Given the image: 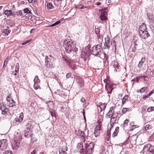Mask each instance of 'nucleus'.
I'll return each mask as SVG.
<instances>
[{"mask_svg": "<svg viewBox=\"0 0 154 154\" xmlns=\"http://www.w3.org/2000/svg\"><path fill=\"white\" fill-rule=\"evenodd\" d=\"M24 12L26 13L31 14V12L29 10L28 8H26L23 10Z\"/></svg>", "mask_w": 154, "mask_h": 154, "instance_id": "e433bc0d", "label": "nucleus"}, {"mask_svg": "<svg viewBox=\"0 0 154 154\" xmlns=\"http://www.w3.org/2000/svg\"><path fill=\"white\" fill-rule=\"evenodd\" d=\"M45 63L46 64V65H47L49 64V61L48 60V56H45Z\"/></svg>", "mask_w": 154, "mask_h": 154, "instance_id": "58836bf2", "label": "nucleus"}, {"mask_svg": "<svg viewBox=\"0 0 154 154\" xmlns=\"http://www.w3.org/2000/svg\"><path fill=\"white\" fill-rule=\"evenodd\" d=\"M61 21L60 20H58V21H57L55 23L56 25H57L59 24L60 23H61Z\"/></svg>", "mask_w": 154, "mask_h": 154, "instance_id": "5fc2aeb1", "label": "nucleus"}, {"mask_svg": "<svg viewBox=\"0 0 154 154\" xmlns=\"http://www.w3.org/2000/svg\"><path fill=\"white\" fill-rule=\"evenodd\" d=\"M130 108L123 107L122 109V112L123 113H125L127 111H130Z\"/></svg>", "mask_w": 154, "mask_h": 154, "instance_id": "c756f323", "label": "nucleus"}, {"mask_svg": "<svg viewBox=\"0 0 154 154\" xmlns=\"http://www.w3.org/2000/svg\"><path fill=\"white\" fill-rule=\"evenodd\" d=\"M61 150H64L65 151H67V147L66 146H64L62 148V149Z\"/></svg>", "mask_w": 154, "mask_h": 154, "instance_id": "de8ad7c7", "label": "nucleus"}, {"mask_svg": "<svg viewBox=\"0 0 154 154\" xmlns=\"http://www.w3.org/2000/svg\"><path fill=\"white\" fill-rule=\"evenodd\" d=\"M71 73H68L67 74L66 77L67 78H69L71 76Z\"/></svg>", "mask_w": 154, "mask_h": 154, "instance_id": "3c124183", "label": "nucleus"}, {"mask_svg": "<svg viewBox=\"0 0 154 154\" xmlns=\"http://www.w3.org/2000/svg\"><path fill=\"white\" fill-rule=\"evenodd\" d=\"M119 127H117L116 128L115 131L113 133V134H112L113 137L116 136L117 135L119 132Z\"/></svg>", "mask_w": 154, "mask_h": 154, "instance_id": "393cba45", "label": "nucleus"}, {"mask_svg": "<svg viewBox=\"0 0 154 154\" xmlns=\"http://www.w3.org/2000/svg\"><path fill=\"white\" fill-rule=\"evenodd\" d=\"M140 77V78L142 79H143L144 81L146 80L147 81V80L148 79V77L146 76H139Z\"/></svg>", "mask_w": 154, "mask_h": 154, "instance_id": "4c0bfd02", "label": "nucleus"}, {"mask_svg": "<svg viewBox=\"0 0 154 154\" xmlns=\"http://www.w3.org/2000/svg\"><path fill=\"white\" fill-rule=\"evenodd\" d=\"M7 104L9 107H12L15 105V103L13 99L11 100L10 101L7 102Z\"/></svg>", "mask_w": 154, "mask_h": 154, "instance_id": "412c9836", "label": "nucleus"}, {"mask_svg": "<svg viewBox=\"0 0 154 154\" xmlns=\"http://www.w3.org/2000/svg\"><path fill=\"white\" fill-rule=\"evenodd\" d=\"M63 46L66 52L69 54V57L71 58L74 56V52H76L78 51V48L76 47V44L72 41L68 40H65L63 43Z\"/></svg>", "mask_w": 154, "mask_h": 154, "instance_id": "f257e3e1", "label": "nucleus"}, {"mask_svg": "<svg viewBox=\"0 0 154 154\" xmlns=\"http://www.w3.org/2000/svg\"><path fill=\"white\" fill-rule=\"evenodd\" d=\"M66 151L64 150H60L59 151V152L60 154H67Z\"/></svg>", "mask_w": 154, "mask_h": 154, "instance_id": "37998d69", "label": "nucleus"}, {"mask_svg": "<svg viewBox=\"0 0 154 154\" xmlns=\"http://www.w3.org/2000/svg\"><path fill=\"white\" fill-rule=\"evenodd\" d=\"M23 112H21L20 114L19 118L17 117L15 118L14 120L15 122V123L18 122H21L23 120Z\"/></svg>", "mask_w": 154, "mask_h": 154, "instance_id": "f3484780", "label": "nucleus"}, {"mask_svg": "<svg viewBox=\"0 0 154 154\" xmlns=\"http://www.w3.org/2000/svg\"><path fill=\"white\" fill-rule=\"evenodd\" d=\"M8 60L7 59L5 60L3 66H4L5 64H7L8 63Z\"/></svg>", "mask_w": 154, "mask_h": 154, "instance_id": "8fccbe9b", "label": "nucleus"}, {"mask_svg": "<svg viewBox=\"0 0 154 154\" xmlns=\"http://www.w3.org/2000/svg\"><path fill=\"white\" fill-rule=\"evenodd\" d=\"M75 80L76 82L79 84L80 86H82L84 84V81L83 79L79 76H77L75 78Z\"/></svg>", "mask_w": 154, "mask_h": 154, "instance_id": "dca6fc26", "label": "nucleus"}, {"mask_svg": "<svg viewBox=\"0 0 154 154\" xmlns=\"http://www.w3.org/2000/svg\"><path fill=\"white\" fill-rule=\"evenodd\" d=\"M19 64L18 63H16V67H19Z\"/></svg>", "mask_w": 154, "mask_h": 154, "instance_id": "774afa93", "label": "nucleus"}, {"mask_svg": "<svg viewBox=\"0 0 154 154\" xmlns=\"http://www.w3.org/2000/svg\"><path fill=\"white\" fill-rule=\"evenodd\" d=\"M94 144L93 143L91 142L89 144L87 143L85 146L86 149V154H91L93 151Z\"/></svg>", "mask_w": 154, "mask_h": 154, "instance_id": "423d86ee", "label": "nucleus"}, {"mask_svg": "<svg viewBox=\"0 0 154 154\" xmlns=\"http://www.w3.org/2000/svg\"><path fill=\"white\" fill-rule=\"evenodd\" d=\"M101 127V125H98L96 127L94 132L95 137H99L100 134L102 131Z\"/></svg>", "mask_w": 154, "mask_h": 154, "instance_id": "1a4fd4ad", "label": "nucleus"}, {"mask_svg": "<svg viewBox=\"0 0 154 154\" xmlns=\"http://www.w3.org/2000/svg\"><path fill=\"white\" fill-rule=\"evenodd\" d=\"M10 95H9L7 97L6 100L8 102L10 101L11 100H12Z\"/></svg>", "mask_w": 154, "mask_h": 154, "instance_id": "a18cd8bd", "label": "nucleus"}, {"mask_svg": "<svg viewBox=\"0 0 154 154\" xmlns=\"http://www.w3.org/2000/svg\"><path fill=\"white\" fill-rule=\"evenodd\" d=\"M149 97V96H148V94L147 95H145V96H144V97H143V98L144 99H145Z\"/></svg>", "mask_w": 154, "mask_h": 154, "instance_id": "e2e57ef3", "label": "nucleus"}, {"mask_svg": "<svg viewBox=\"0 0 154 154\" xmlns=\"http://www.w3.org/2000/svg\"><path fill=\"white\" fill-rule=\"evenodd\" d=\"M50 113L51 114V116L52 117L54 116L55 117H56V116L55 113V112L54 111H52L50 112Z\"/></svg>", "mask_w": 154, "mask_h": 154, "instance_id": "c03bdc74", "label": "nucleus"}, {"mask_svg": "<svg viewBox=\"0 0 154 154\" xmlns=\"http://www.w3.org/2000/svg\"><path fill=\"white\" fill-rule=\"evenodd\" d=\"M101 4V3L100 2H98L97 3L96 5H100Z\"/></svg>", "mask_w": 154, "mask_h": 154, "instance_id": "338daca9", "label": "nucleus"}, {"mask_svg": "<svg viewBox=\"0 0 154 154\" xmlns=\"http://www.w3.org/2000/svg\"><path fill=\"white\" fill-rule=\"evenodd\" d=\"M122 103L123 105L125 103V102L128 101V96L127 95H125L122 99Z\"/></svg>", "mask_w": 154, "mask_h": 154, "instance_id": "b1692460", "label": "nucleus"}, {"mask_svg": "<svg viewBox=\"0 0 154 154\" xmlns=\"http://www.w3.org/2000/svg\"><path fill=\"white\" fill-rule=\"evenodd\" d=\"M3 154H13L12 151L11 150H6Z\"/></svg>", "mask_w": 154, "mask_h": 154, "instance_id": "79ce46f5", "label": "nucleus"}, {"mask_svg": "<svg viewBox=\"0 0 154 154\" xmlns=\"http://www.w3.org/2000/svg\"><path fill=\"white\" fill-rule=\"evenodd\" d=\"M106 106V104L105 103H102L100 107V111H102L103 110H104L105 109Z\"/></svg>", "mask_w": 154, "mask_h": 154, "instance_id": "bb28decb", "label": "nucleus"}, {"mask_svg": "<svg viewBox=\"0 0 154 154\" xmlns=\"http://www.w3.org/2000/svg\"><path fill=\"white\" fill-rule=\"evenodd\" d=\"M8 143L6 139H3L0 141V150L5 151L7 148Z\"/></svg>", "mask_w": 154, "mask_h": 154, "instance_id": "0eeeda50", "label": "nucleus"}, {"mask_svg": "<svg viewBox=\"0 0 154 154\" xmlns=\"http://www.w3.org/2000/svg\"><path fill=\"white\" fill-rule=\"evenodd\" d=\"M143 154H153L154 153V146L150 144L145 145L141 151Z\"/></svg>", "mask_w": 154, "mask_h": 154, "instance_id": "20e7f679", "label": "nucleus"}, {"mask_svg": "<svg viewBox=\"0 0 154 154\" xmlns=\"http://www.w3.org/2000/svg\"><path fill=\"white\" fill-rule=\"evenodd\" d=\"M145 129L147 132L151 133L153 132L154 128L152 125L146 124L145 126Z\"/></svg>", "mask_w": 154, "mask_h": 154, "instance_id": "ddd939ff", "label": "nucleus"}, {"mask_svg": "<svg viewBox=\"0 0 154 154\" xmlns=\"http://www.w3.org/2000/svg\"><path fill=\"white\" fill-rule=\"evenodd\" d=\"M139 34L140 37L143 39H145L148 37L149 35L148 32L146 30L145 31H142V30H140V31H139Z\"/></svg>", "mask_w": 154, "mask_h": 154, "instance_id": "9b49d317", "label": "nucleus"}, {"mask_svg": "<svg viewBox=\"0 0 154 154\" xmlns=\"http://www.w3.org/2000/svg\"><path fill=\"white\" fill-rule=\"evenodd\" d=\"M19 70V67H15V71L16 72H18Z\"/></svg>", "mask_w": 154, "mask_h": 154, "instance_id": "4d7b16f0", "label": "nucleus"}, {"mask_svg": "<svg viewBox=\"0 0 154 154\" xmlns=\"http://www.w3.org/2000/svg\"><path fill=\"white\" fill-rule=\"evenodd\" d=\"M145 61V58H142L141 60L139 63V64L138 65V67L140 68L142 66Z\"/></svg>", "mask_w": 154, "mask_h": 154, "instance_id": "5701e85b", "label": "nucleus"}, {"mask_svg": "<svg viewBox=\"0 0 154 154\" xmlns=\"http://www.w3.org/2000/svg\"><path fill=\"white\" fill-rule=\"evenodd\" d=\"M0 110H2V113L4 115H6L8 114L7 112L8 110L6 107H5L3 103H0Z\"/></svg>", "mask_w": 154, "mask_h": 154, "instance_id": "4468645a", "label": "nucleus"}, {"mask_svg": "<svg viewBox=\"0 0 154 154\" xmlns=\"http://www.w3.org/2000/svg\"><path fill=\"white\" fill-rule=\"evenodd\" d=\"M154 110V107L153 106L149 107L147 109L148 112H150L153 111Z\"/></svg>", "mask_w": 154, "mask_h": 154, "instance_id": "a19ab883", "label": "nucleus"}, {"mask_svg": "<svg viewBox=\"0 0 154 154\" xmlns=\"http://www.w3.org/2000/svg\"><path fill=\"white\" fill-rule=\"evenodd\" d=\"M36 152V151L35 150H34L33 151H32L31 154H35V153Z\"/></svg>", "mask_w": 154, "mask_h": 154, "instance_id": "6e6d98bb", "label": "nucleus"}, {"mask_svg": "<svg viewBox=\"0 0 154 154\" xmlns=\"http://www.w3.org/2000/svg\"><path fill=\"white\" fill-rule=\"evenodd\" d=\"M28 1L29 3H31L33 1V0H28Z\"/></svg>", "mask_w": 154, "mask_h": 154, "instance_id": "69168bd1", "label": "nucleus"}, {"mask_svg": "<svg viewBox=\"0 0 154 154\" xmlns=\"http://www.w3.org/2000/svg\"><path fill=\"white\" fill-rule=\"evenodd\" d=\"M21 137L19 136L17 137V136L14 137V141L12 143L13 149L15 150H17L20 145V141L21 140Z\"/></svg>", "mask_w": 154, "mask_h": 154, "instance_id": "39448f33", "label": "nucleus"}, {"mask_svg": "<svg viewBox=\"0 0 154 154\" xmlns=\"http://www.w3.org/2000/svg\"><path fill=\"white\" fill-rule=\"evenodd\" d=\"M30 128H27L25 130V132L24 134V135L25 137H26L28 135V133L30 131Z\"/></svg>", "mask_w": 154, "mask_h": 154, "instance_id": "2f4dec72", "label": "nucleus"}, {"mask_svg": "<svg viewBox=\"0 0 154 154\" xmlns=\"http://www.w3.org/2000/svg\"><path fill=\"white\" fill-rule=\"evenodd\" d=\"M140 79V77L139 76H138L137 77H136V78H134V79H132L131 80L132 82H134V81H136L137 82H138L139 80V79Z\"/></svg>", "mask_w": 154, "mask_h": 154, "instance_id": "ea45409f", "label": "nucleus"}, {"mask_svg": "<svg viewBox=\"0 0 154 154\" xmlns=\"http://www.w3.org/2000/svg\"><path fill=\"white\" fill-rule=\"evenodd\" d=\"M64 59L66 63H68V65L71 68L73 69H75V64L72 63V61L69 60H68L64 57Z\"/></svg>", "mask_w": 154, "mask_h": 154, "instance_id": "2eb2a0df", "label": "nucleus"}, {"mask_svg": "<svg viewBox=\"0 0 154 154\" xmlns=\"http://www.w3.org/2000/svg\"><path fill=\"white\" fill-rule=\"evenodd\" d=\"M36 81L37 82H38V83H40V80L38 79V76H37V78H36Z\"/></svg>", "mask_w": 154, "mask_h": 154, "instance_id": "13d9d810", "label": "nucleus"}, {"mask_svg": "<svg viewBox=\"0 0 154 154\" xmlns=\"http://www.w3.org/2000/svg\"><path fill=\"white\" fill-rule=\"evenodd\" d=\"M85 101V98L83 97H82L81 99V101L83 103Z\"/></svg>", "mask_w": 154, "mask_h": 154, "instance_id": "603ef678", "label": "nucleus"}, {"mask_svg": "<svg viewBox=\"0 0 154 154\" xmlns=\"http://www.w3.org/2000/svg\"><path fill=\"white\" fill-rule=\"evenodd\" d=\"M128 119H126L123 122V123L122 125V126L123 128H125L128 125Z\"/></svg>", "mask_w": 154, "mask_h": 154, "instance_id": "7c9ffc66", "label": "nucleus"}, {"mask_svg": "<svg viewBox=\"0 0 154 154\" xmlns=\"http://www.w3.org/2000/svg\"><path fill=\"white\" fill-rule=\"evenodd\" d=\"M136 126V125H132L131 129V130L132 131L133 130L134 128H136L135 126Z\"/></svg>", "mask_w": 154, "mask_h": 154, "instance_id": "680f3d73", "label": "nucleus"}, {"mask_svg": "<svg viewBox=\"0 0 154 154\" xmlns=\"http://www.w3.org/2000/svg\"><path fill=\"white\" fill-rule=\"evenodd\" d=\"M75 7L77 8L81 9H83L84 8H86V7L85 6H84L83 5H78L77 6H76Z\"/></svg>", "mask_w": 154, "mask_h": 154, "instance_id": "f704fd0d", "label": "nucleus"}, {"mask_svg": "<svg viewBox=\"0 0 154 154\" xmlns=\"http://www.w3.org/2000/svg\"><path fill=\"white\" fill-rule=\"evenodd\" d=\"M47 8L48 10L53 9L54 8V6L52 4L49 2H48L47 4Z\"/></svg>", "mask_w": 154, "mask_h": 154, "instance_id": "4be33fe9", "label": "nucleus"}, {"mask_svg": "<svg viewBox=\"0 0 154 154\" xmlns=\"http://www.w3.org/2000/svg\"><path fill=\"white\" fill-rule=\"evenodd\" d=\"M95 33L97 35V36L98 37H99L100 36V29L98 28H96V27H95Z\"/></svg>", "mask_w": 154, "mask_h": 154, "instance_id": "473e14b6", "label": "nucleus"}, {"mask_svg": "<svg viewBox=\"0 0 154 154\" xmlns=\"http://www.w3.org/2000/svg\"><path fill=\"white\" fill-rule=\"evenodd\" d=\"M31 39H30L29 40L26 41L25 42H26V43H28L29 42H30L31 41Z\"/></svg>", "mask_w": 154, "mask_h": 154, "instance_id": "0e129e2a", "label": "nucleus"}, {"mask_svg": "<svg viewBox=\"0 0 154 154\" xmlns=\"http://www.w3.org/2000/svg\"><path fill=\"white\" fill-rule=\"evenodd\" d=\"M146 24L144 23H143L140 26L139 29V32L140 31V30L142 31H144L146 30Z\"/></svg>", "mask_w": 154, "mask_h": 154, "instance_id": "aec40b11", "label": "nucleus"}, {"mask_svg": "<svg viewBox=\"0 0 154 154\" xmlns=\"http://www.w3.org/2000/svg\"><path fill=\"white\" fill-rule=\"evenodd\" d=\"M77 147L78 148V151L80 153H81L83 152V145L82 143H79L77 145Z\"/></svg>", "mask_w": 154, "mask_h": 154, "instance_id": "a211bd4d", "label": "nucleus"}, {"mask_svg": "<svg viewBox=\"0 0 154 154\" xmlns=\"http://www.w3.org/2000/svg\"><path fill=\"white\" fill-rule=\"evenodd\" d=\"M113 66L115 68V70L116 72L119 71V67L120 66L117 62H116L115 64H113Z\"/></svg>", "mask_w": 154, "mask_h": 154, "instance_id": "cd10ccee", "label": "nucleus"}, {"mask_svg": "<svg viewBox=\"0 0 154 154\" xmlns=\"http://www.w3.org/2000/svg\"><path fill=\"white\" fill-rule=\"evenodd\" d=\"M148 89L147 87H144L142 88L140 90V93H142Z\"/></svg>", "mask_w": 154, "mask_h": 154, "instance_id": "72a5a7b5", "label": "nucleus"}, {"mask_svg": "<svg viewBox=\"0 0 154 154\" xmlns=\"http://www.w3.org/2000/svg\"><path fill=\"white\" fill-rule=\"evenodd\" d=\"M4 14L5 15H7V16H10L12 14V11L11 10H6L5 11Z\"/></svg>", "mask_w": 154, "mask_h": 154, "instance_id": "c85d7f7f", "label": "nucleus"}, {"mask_svg": "<svg viewBox=\"0 0 154 154\" xmlns=\"http://www.w3.org/2000/svg\"><path fill=\"white\" fill-rule=\"evenodd\" d=\"M3 32L7 35H8L10 33L9 31L7 29H3Z\"/></svg>", "mask_w": 154, "mask_h": 154, "instance_id": "c9c22d12", "label": "nucleus"}, {"mask_svg": "<svg viewBox=\"0 0 154 154\" xmlns=\"http://www.w3.org/2000/svg\"><path fill=\"white\" fill-rule=\"evenodd\" d=\"M118 113L115 111L113 106H111L108 113L106 114V117L107 119H110V125L113 127L114 124L116 123L119 119L118 116Z\"/></svg>", "mask_w": 154, "mask_h": 154, "instance_id": "f03ea898", "label": "nucleus"}, {"mask_svg": "<svg viewBox=\"0 0 154 154\" xmlns=\"http://www.w3.org/2000/svg\"><path fill=\"white\" fill-rule=\"evenodd\" d=\"M113 85L111 83H109V81L106 82L105 88L107 90L108 93H111L113 88H112Z\"/></svg>", "mask_w": 154, "mask_h": 154, "instance_id": "9d476101", "label": "nucleus"}, {"mask_svg": "<svg viewBox=\"0 0 154 154\" xmlns=\"http://www.w3.org/2000/svg\"><path fill=\"white\" fill-rule=\"evenodd\" d=\"M37 77V76H36L35 77L34 80V88L36 90L37 89L40 87V85H38V83H39L37 82L36 81Z\"/></svg>", "mask_w": 154, "mask_h": 154, "instance_id": "6ab92c4d", "label": "nucleus"}, {"mask_svg": "<svg viewBox=\"0 0 154 154\" xmlns=\"http://www.w3.org/2000/svg\"><path fill=\"white\" fill-rule=\"evenodd\" d=\"M56 25L55 23H54L51 24V25L48 26V27H50V26L53 27V26H55Z\"/></svg>", "mask_w": 154, "mask_h": 154, "instance_id": "bf43d9fd", "label": "nucleus"}, {"mask_svg": "<svg viewBox=\"0 0 154 154\" xmlns=\"http://www.w3.org/2000/svg\"><path fill=\"white\" fill-rule=\"evenodd\" d=\"M154 93V89L152 90L151 91H150L148 94V96H150L151 94Z\"/></svg>", "mask_w": 154, "mask_h": 154, "instance_id": "49530a36", "label": "nucleus"}, {"mask_svg": "<svg viewBox=\"0 0 154 154\" xmlns=\"http://www.w3.org/2000/svg\"><path fill=\"white\" fill-rule=\"evenodd\" d=\"M136 47L134 46L133 48L132 51L133 52H135L136 51Z\"/></svg>", "mask_w": 154, "mask_h": 154, "instance_id": "052dcab7", "label": "nucleus"}, {"mask_svg": "<svg viewBox=\"0 0 154 154\" xmlns=\"http://www.w3.org/2000/svg\"><path fill=\"white\" fill-rule=\"evenodd\" d=\"M107 12L105 10L102 9L101 10V14L100 18L102 21H105L107 20Z\"/></svg>", "mask_w": 154, "mask_h": 154, "instance_id": "f8f14e48", "label": "nucleus"}, {"mask_svg": "<svg viewBox=\"0 0 154 154\" xmlns=\"http://www.w3.org/2000/svg\"><path fill=\"white\" fill-rule=\"evenodd\" d=\"M81 140L82 142H85V137H82Z\"/></svg>", "mask_w": 154, "mask_h": 154, "instance_id": "09e8293b", "label": "nucleus"}, {"mask_svg": "<svg viewBox=\"0 0 154 154\" xmlns=\"http://www.w3.org/2000/svg\"><path fill=\"white\" fill-rule=\"evenodd\" d=\"M102 103L101 102H100L99 103H98L97 104V106L99 107V108H100V106H101V105L102 104Z\"/></svg>", "mask_w": 154, "mask_h": 154, "instance_id": "864d4df0", "label": "nucleus"}, {"mask_svg": "<svg viewBox=\"0 0 154 154\" xmlns=\"http://www.w3.org/2000/svg\"><path fill=\"white\" fill-rule=\"evenodd\" d=\"M91 53L100 58H106V53L103 52V49L101 48L99 44L94 46L92 48V51Z\"/></svg>", "mask_w": 154, "mask_h": 154, "instance_id": "7ed1b4c3", "label": "nucleus"}, {"mask_svg": "<svg viewBox=\"0 0 154 154\" xmlns=\"http://www.w3.org/2000/svg\"><path fill=\"white\" fill-rule=\"evenodd\" d=\"M105 40V42L104 44V48L109 49L112 45V42L110 41V38L109 37L106 38Z\"/></svg>", "mask_w": 154, "mask_h": 154, "instance_id": "6e6552de", "label": "nucleus"}, {"mask_svg": "<svg viewBox=\"0 0 154 154\" xmlns=\"http://www.w3.org/2000/svg\"><path fill=\"white\" fill-rule=\"evenodd\" d=\"M77 135H80L81 137H85L86 135L85 134L84 132L81 131H79L78 133H77Z\"/></svg>", "mask_w": 154, "mask_h": 154, "instance_id": "a878e982", "label": "nucleus"}]
</instances>
